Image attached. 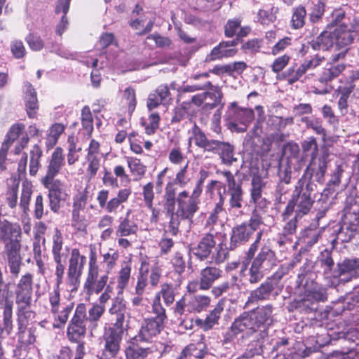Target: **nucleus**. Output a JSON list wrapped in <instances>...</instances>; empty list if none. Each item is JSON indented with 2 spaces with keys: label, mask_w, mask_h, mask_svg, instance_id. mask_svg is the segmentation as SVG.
<instances>
[{
  "label": "nucleus",
  "mask_w": 359,
  "mask_h": 359,
  "mask_svg": "<svg viewBox=\"0 0 359 359\" xmlns=\"http://www.w3.org/2000/svg\"><path fill=\"white\" fill-rule=\"evenodd\" d=\"M67 143V163L69 165H73L79 159V152L81 151L82 148L77 145V140L74 137H69Z\"/></svg>",
  "instance_id": "obj_56"
},
{
  "label": "nucleus",
  "mask_w": 359,
  "mask_h": 359,
  "mask_svg": "<svg viewBox=\"0 0 359 359\" xmlns=\"http://www.w3.org/2000/svg\"><path fill=\"white\" fill-rule=\"evenodd\" d=\"M345 224L341 227L339 236L346 234L343 241H348L355 235L359 227V204L353 198H348L344 209Z\"/></svg>",
  "instance_id": "obj_3"
},
{
  "label": "nucleus",
  "mask_w": 359,
  "mask_h": 359,
  "mask_svg": "<svg viewBox=\"0 0 359 359\" xmlns=\"http://www.w3.org/2000/svg\"><path fill=\"white\" fill-rule=\"evenodd\" d=\"M276 288V283L273 279L267 278L259 287L250 292L248 302L269 299Z\"/></svg>",
  "instance_id": "obj_23"
},
{
  "label": "nucleus",
  "mask_w": 359,
  "mask_h": 359,
  "mask_svg": "<svg viewBox=\"0 0 359 359\" xmlns=\"http://www.w3.org/2000/svg\"><path fill=\"white\" fill-rule=\"evenodd\" d=\"M253 262L268 272L277 265L278 259L275 252L269 246L264 245L261 248Z\"/></svg>",
  "instance_id": "obj_22"
},
{
  "label": "nucleus",
  "mask_w": 359,
  "mask_h": 359,
  "mask_svg": "<svg viewBox=\"0 0 359 359\" xmlns=\"http://www.w3.org/2000/svg\"><path fill=\"white\" fill-rule=\"evenodd\" d=\"M200 201H194L189 197V192L183 191L177 197V209L176 217L177 219L191 220L194 214L198 210Z\"/></svg>",
  "instance_id": "obj_10"
},
{
  "label": "nucleus",
  "mask_w": 359,
  "mask_h": 359,
  "mask_svg": "<svg viewBox=\"0 0 359 359\" xmlns=\"http://www.w3.org/2000/svg\"><path fill=\"white\" fill-rule=\"evenodd\" d=\"M224 302L220 300L213 310L207 316L205 320H196V323L204 331L211 330L215 325L218 324L221 313L224 311Z\"/></svg>",
  "instance_id": "obj_28"
},
{
  "label": "nucleus",
  "mask_w": 359,
  "mask_h": 359,
  "mask_svg": "<svg viewBox=\"0 0 359 359\" xmlns=\"http://www.w3.org/2000/svg\"><path fill=\"white\" fill-rule=\"evenodd\" d=\"M222 274V271L215 266H206L200 272L201 290H208L212 287L215 281Z\"/></svg>",
  "instance_id": "obj_26"
},
{
  "label": "nucleus",
  "mask_w": 359,
  "mask_h": 359,
  "mask_svg": "<svg viewBox=\"0 0 359 359\" xmlns=\"http://www.w3.org/2000/svg\"><path fill=\"white\" fill-rule=\"evenodd\" d=\"M20 234L21 229L19 225L13 224L7 220L0 224V241L7 243L11 240L18 239Z\"/></svg>",
  "instance_id": "obj_34"
},
{
  "label": "nucleus",
  "mask_w": 359,
  "mask_h": 359,
  "mask_svg": "<svg viewBox=\"0 0 359 359\" xmlns=\"http://www.w3.org/2000/svg\"><path fill=\"white\" fill-rule=\"evenodd\" d=\"M210 90L205 92V100L202 107L204 111H210L217 106H220L219 109L217 110V113L214 114V117L217 121L220 118V111L223 108L224 103L222 102L223 94L221 89L218 86H209Z\"/></svg>",
  "instance_id": "obj_15"
},
{
  "label": "nucleus",
  "mask_w": 359,
  "mask_h": 359,
  "mask_svg": "<svg viewBox=\"0 0 359 359\" xmlns=\"http://www.w3.org/2000/svg\"><path fill=\"white\" fill-rule=\"evenodd\" d=\"M227 43H224V41L220 42L217 46H215L208 56V60L213 61L216 60H220L223 57H230L236 55L237 49L229 48Z\"/></svg>",
  "instance_id": "obj_43"
},
{
  "label": "nucleus",
  "mask_w": 359,
  "mask_h": 359,
  "mask_svg": "<svg viewBox=\"0 0 359 359\" xmlns=\"http://www.w3.org/2000/svg\"><path fill=\"white\" fill-rule=\"evenodd\" d=\"M250 231L245 223L233 227L229 243V250H233L238 246L246 243L252 234Z\"/></svg>",
  "instance_id": "obj_24"
},
{
  "label": "nucleus",
  "mask_w": 359,
  "mask_h": 359,
  "mask_svg": "<svg viewBox=\"0 0 359 359\" xmlns=\"http://www.w3.org/2000/svg\"><path fill=\"white\" fill-rule=\"evenodd\" d=\"M108 280L107 273L100 276L99 269L88 270L83 291L88 296L98 294L107 287Z\"/></svg>",
  "instance_id": "obj_9"
},
{
  "label": "nucleus",
  "mask_w": 359,
  "mask_h": 359,
  "mask_svg": "<svg viewBox=\"0 0 359 359\" xmlns=\"http://www.w3.org/2000/svg\"><path fill=\"white\" fill-rule=\"evenodd\" d=\"M266 182L259 175H254L251 181L250 201L257 208H264L267 205L266 200L262 197V191L266 187Z\"/></svg>",
  "instance_id": "obj_18"
},
{
  "label": "nucleus",
  "mask_w": 359,
  "mask_h": 359,
  "mask_svg": "<svg viewBox=\"0 0 359 359\" xmlns=\"http://www.w3.org/2000/svg\"><path fill=\"white\" fill-rule=\"evenodd\" d=\"M42 150L38 144H34L29 151V174L34 176L40 167Z\"/></svg>",
  "instance_id": "obj_49"
},
{
  "label": "nucleus",
  "mask_w": 359,
  "mask_h": 359,
  "mask_svg": "<svg viewBox=\"0 0 359 359\" xmlns=\"http://www.w3.org/2000/svg\"><path fill=\"white\" fill-rule=\"evenodd\" d=\"M216 173L222 175L226 179L227 190L224 186L222 194L227 193L229 196V205L230 209H240L243 206V191L241 183L236 182L234 175L229 170H217Z\"/></svg>",
  "instance_id": "obj_4"
},
{
  "label": "nucleus",
  "mask_w": 359,
  "mask_h": 359,
  "mask_svg": "<svg viewBox=\"0 0 359 359\" xmlns=\"http://www.w3.org/2000/svg\"><path fill=\"white\" fill-rule=\"evenodd\" d=\"M327 154H323L319 158H312L304 175H309L310 178L314 177L316 181L321 183L327 171Z\"/></svg>",
  "instance_id": "obj_16"
},
{
  "label": "nucleus",
  "mask_w": 359,
  "mask_h": 359,
  "mask_svg": "<svg viewBox=\"0 0 359 359\" xmlns=\"http://www.w3.org/2000/svg\"><path fill=\"white\" fill-rule=\"evenodd\" d=\"M357 262L355 259H346L341 264H338V272L331 274L333 277L342 276L343 275L348 274L350 277L348 279L341 278L342 281H348L352 277L359 276L358 269L356 266Z\"/></svg>",
  "instance_id": "obj_37"
},
{
  "label": "nucleus",
  "mask_w": 359,
  "mask_h": 359,
  "mask_svg": "<svg viewBox=\"0 0 359 359\" xmlns=\"http://www.w3.org/2000/svg\"><path fill=\"white\" fill-rule=\"evenodd\" d=\"M20 243L18 239L6 243L4 253L7 257L11 273L17 276L20 271L21 257L20 255Z\"/></svg>",
  "instance_id": "obj_13"
},
{
  "label": "nucleus",
  "mask_w": 359,
  "mask_h": 359,
  "mask_svg": "<svg viewBox=\"0 0 359 359\" xmlns=\"http://www.w3.org/2000/svg\"><path fill=\"white\" fill-rule=\"evenodd\" d=\"M33 275L30 273L21 276L15 290V303L17 305L30 306L32 303Z\"/></svg>",
  "instance_id": "obj_8"
},
{
  "label": "nucleus",
  "mask_w": 359,
  "mask_h": 359,
  "mask_svg": "<svg viewBox=\"0 0 359 359\" xmlns=\"http://www.w3.org/2000/svg\"><path fill=\"white\" fill-rule=\"evenodd\" d=\"M131 263L130 262H124L121 264V268L118 272L117 277V288L118 293H122L123 290L128 286L130 278Z\"/></svg>",
  "instance_id": "obj_48"
},
{
  "label": "nucleus",
  "mask_w": 359,
  "mask_h": 359,
  "mask_svg": "<svg viewBox=\"0 0 359 359\" xmlns=\"http://www.w3.org/2000/svg\"><path fill=\"white\" fill-rule=\"evenodd\" d=\"M81 120L83 128L90 135L93 130V118L88 106H85L81 109Z\"/></svg>",
  "instance_id": "obj_62"
},
{
  "label": "nucleus",
  "mask_w": 359,
  "mask_h": 359,
  "mask_svg": "<svg viewBox=\"0 0 359 359\" xmlns=\"http://www.w3.org/2000/svg\"><path fill=\"white\" fill-rule=\"evenodd\" d=\"M25 134H28L25 132V125L22 123H15L9 128L3 143L11 147L15 141L19 140Z\"/></svg>",
  "instance_id": "obj_44"
},
{
  "label": "nucleus",
  "mask_w": 359,
  "mask_h": 359,
  "mask_svg": "<svg viewBox=\"0 0 359 359\" xmlns=\"http://www.w3.org/2000/svg\"><path fill=\"white\" fill-rule=\"evenodd\" d=\"M46 189L48 190L49 205L52 211L57 212L61 201L65 200L68 194L65 184L60 180L41 181Z\"/></svg>",
  "instance_id": "obj_7"
},
{
  "label": "nucleus",
  "mask_w": 359,
  "mask_h": 359,
  "mask_svg": "<svg viewBox=\"0 0 359 359\" xmlns=\"http://www.w3.org/2000/svg\"><path fill=\"white\" fill-rule=\"evenodd\" d=\"M86 309L83 304H79L67 327V337L71 341L78 342L86 332Z\"/></svg>",
  "instance_id": "obj_6"
},
{
  "label": "nucleus",
  "mask_w": 359,
  "mask_h": 359,
  "mask_svg": "<svg viewBox=\"0 0 359 359\" xmlns=\"http://www.w3.org/2000/svg\"><path fill=\"white\" fill-rule=\"evenodd\" d=\"M64 130V125L58 123H54L49 130V133L46 138V144L51 147L55 145Z\"/></svg>",
  "instance_id": "obj_60"
},
{
  "label": "nucleus",
  "mask_w": 359,
  "mask_h": 359,
  "mask_svg": "<svg viewBox=\"0 0 359 359\" xmlns=\"http://www.w3.org/2000/svg\"><path fill=\"white\" fill-rule=\"evenodd\" d=\"M302 121L306 123L307 128H311L316 134L325 137V130L322 126V121L319 118H309L303 117Z\"/></svg>",
  "instance_id": "obj_64"
},
{
  "label": "nucleus",
  "mask_w": 359,
  "mask_h": 359,
  "mask_svg": "<svg viewBox=\"0 0 359 359\" xmlns=\"http://www.w3.org/2000/svg\"><path fill=\"white\" fill-rule=\"evenodd\" d=\"M218 195L219 197V201L215 204L214 209L210 213L206 220V226H213L217 223H222L225 217L226 211L223 208L225 196L222 194L221 191H218Z\"/></svg>",
  "instance_id": "obj_33"
},
{
  "label": "nucleus",
  "mask_w": 359,
  "mask_h": 359,
  "mask_svg": "<svg viewBox=\"0 0 359 359\" xmlns=\"http://www.w3.org/2000/svg\"><path fill=\"white\" fill-rule=\"evenodd\" d=\"M164 323L154 318L144 319L138 334L134 337V340L150 341L154 337L160 334L164 327Z\"/></svg>",
  "instance_id": "obj_12"
},
{
  "label": "nucleus",
  "mask_w": 359,
  "mask_h": 359,
  "mask_svg": "<svg viewBox=\"0 0 359 359\" xmlns=\"http://www.w3.org/2000/svg\"><path fill=\"white\" fill-rule=\"evenodd\" d=\"M122 334L118 330L107 329L103 335L104 347L103 355L107 358H114L120 350V343L122 339Z\"/></svg>",
  "instance_id": "obj_14"
},
{
  "label": "nucleus",
  "mask_w": 359,
  "mask_h": 359,
  "mask_svg": "<svg viewBox=\"0 0 359 359\" xmlns=\"http://www.w3.org/2000/svg\"><path fill=\"white\" fill-rule=\"evenodd\" d=\"M25 104L27 114L30 118H36L39 109V103L36 92L31 83H25Z\"/></svg>",
  "instance_id": "obj_27"
},
{
  "label": "nucleus",
  "mask_w": 359,
  "mask_h": 359,
  "mask_svg": "<svg viewBox=\"0 0 359 359\" xmlns=\"http://www.w3.org/2000/svg\"><path fill=\"white\" fill-rule=\"evenodd\" d=\"M335 38L334 31L325 30L312 42V48L314 50H327L336 43Z\"/></svg>",
  "instance_id": "obj_35"
},
{
  "label": "nucleus",
  "mask_w": 359,
  "mask_h": 359,
  "mask_svg": "<svg viewBox=\"0 0 359 359\" xmlns=\"http://www.w3.org/2000/svg\"><path fill=\"white\" fill-rule=\"evenodd\" d=\"M353 89V86L339 88L338 90V108L341 115L344 116L348 112V99Z\"/></svg>",
  "instance_id": "obj_52"
},
{
  "label": "nucleus",
  "mask_w": 359,
  "mask_h": 359,
  "mask_svg": "<svg viewBox=\"0 0 359 359\" xmlns=\"http://www.w3.org/2000/svg\"><path fill=\"white\" fill-rule=\"evenodd\" d=\"M240 287L238 283V278L233 276L230 281H225L214 287L211 292L215 297H219L224 293L233 292L235 290H239Z\"/></svg>",
  "instance_id": "obj_50"
},
{
  "label": "nucleus",
  "mask_w": 359,
  "mask_h": 359,
  "mask_svg": "<svg viewBox=\"0 0 359 359\" xmlns=\"http://www.w3.org/2000/svg\"><path fill=\"white\" fill-rule=\"evenodd\" d=\"M86 261V257L80 254L79 250H72L67 271L82 274V271Z\"/></svg>",
  "instance_id": "obj_42"
},
{
  "label": "nucleus",
  "mask_w": 359,
  "mask_h": 359,
  "mask_svg": "<svg viewBox=\"0 0 359 359\" xmlns=\"http://www.w3.org/2000/svg\"><path fill=\"white\" fill-rule=\"evenodd\" d=\"M306 11L303 6H299L293 8L291 25L294 29L302 27L305 23Z\"/></svg>",
  "instance_id": "obj_59"
},
{
  "label": "nucleus",
  "mask_w": 359,
  "mask_h": 359,
  "mask_svg": "<svg viewBox=\"0 0 359 359\" xmlns=\"http://www.w3.org/2000/svg\"><path fill=\"white\" fill-rule=\"evenodd\" d=\"M13 302H6L4 307V326L0 325V338H4L11 334L12 324Z\"/></svg>",
  "instance_id": "obj_45"
},
{
  "label": "nucleus",
  "mask_w": 359,
  "mask_h": 359,
  "mask_svg": "<svg viewBox=\"0 0 359 359\" xmlns=\"http://www.w3.org/2000/svg\"><path fill=\"white\" fill-rule=\"evenodd\" d=\"M250 312L258 328L264 324L271 323L273 320V306L272 304H269L257 306Z\"/></svg>",
  "instance_id": "obj_30"
},
{
  "label": "nucleus",
  "mask_w": 359,
  "mask_h": 359,
  "mask_svg": "<svg viewBox=\"0 0 359 359\" xmlns=\"http://www.w3.org/2000/svg\"><path fill=\"white\" fill-rule=\"evenodd\" d=\"M319 236L320 231L317 229H306L302 232L299 242L306 248H311L317 243Z\"/></svg>",
  "instance_id": "obj_54"
},
{
  "label": "nucleus",
  "mask_w": 359,
  "mask_h": 359,
  "mask_svg": "<svg viewBox=\"0 0 359 359\" xmlns=\"http://www.w3.org/2000/svg\"><path fill=\"white\" fill-rule=\"evenodd\" d=\"M52 253L53 259H66L68 249L63 250V237L60 231L55 229L53 235Z\"/></svg>",
  "instance_id": "obj_38"
},
{
  "label": "nucleus",
  "mask_w": 359,
  "mask_h": 359,
  "mask_svg": "<svg viewBox=\"0 0 359 359\" xmlns=\"http://www.w3.org/2000/svg\"><path fill=\"white\" fill-rule=\"evenodd\" d=\"M176 202L177 200H165L164 204V208L170 217L168 231L173 236H176L177 234L180 225V221L177 219V217H176V212H174Z\"/></svg>",
  "instance_id": "obj_41"
},
{
  "label": "nucleus",
  "mask_w": 359,
  "mask_h": 359,
  "mask_svg": "<svg viewBox=\"0 0 359 359\" xmlns=\"http://www.w3.org/2000/svg\"><path fill=\"white\" fill-rule=\"evenodd\" d=\"M210 302V297L206 295H195L190 297L188 299V312H201L209 306Z\"/></svg>",
  "instance_id": "obj_40"
},
{
  "label": "nucleus",
  "mask_w": 359,
  "mask_h": 359,
  "mask_svg": "<svg viewBox=\"0 0 359 359\" xmlns=\"http://www.w3.org/2000/svg\"><path fill=\"white\" fill-rule=\"evenodd\" d=\"M125 306L120 301H115L111 307L109 309V313L111 314L116 315L115 322L113 327H110L108 329H114L118 330L120 333H123V323L125 321Z\"/></svg>",
  "instance_id": "obj_36"
},
{
  "label": "nucleus",
  "mask_w": 359,
  "mask_h": 359,
  "mask_svg": "<svg viewBox=\"0 0 359 359\" xmlns=\"http://www.w3.org/2000/svg\"><path fill=\"white\" fill-rule=\"evenodd\" d=\"M193 254L201 261L210 259L212 262L222 263L226 258L227 252L222 243L217 244L214 234L205 233L198 243L192 248Z\"/></svg>",
  "instance_id": "obj_2"
},
{
  "label": "nucleus",
  "mask_w": 359,
  "mask_h": 359,
  "mask_svg": "<svg viewBox=\"0 0 359 359\" xmlns=\"http://www.w3.org/2000/svg\"><path fill=\"white\" fill-rule=\"evenodd\" d=\"M65 165V156L61 147H57L53 152L47 166L46 174L41 181H48L55 179Z\"/></svg>",
  "instance_id": "obj_19"
},
{
  "label": "nucleus",
  "mask_w": 359,
  "mask_h": 359,
  "mask_svg": "<svg viewBox=\"0 0 359 359\" xmlns=\"http://www.w3.org/2000/svg\"><path fill=\"white\" fill-rule=\"evenodd\" d=\"M334 34L336 37V44L341 47H346L351 44L357 36L356 34L353 33L347 29H344L343 31L335 29Z\"/></svg>",
  "instance_id": "obj_55"
},
{
  "label": "nucleus",
  "mask_w": 359,
  "mask_h": 359,
  "mask_svg": "<svg viewBox=\"0 0 359 359\" xmlns=\"http://www.w3.org/2000/svg\"><path fill=\"white\" fill-rule=\"evenodd\" d=\"M314 187L315 184L305 179L302 178L298 181L292 198L281 215L283 221H286L294 213L297 217L302 218L310 212L314 202Z\"/></svg>",
  "instance_id": "obj_1"
},
{
  "label": "nucleus",
  "mask_w": 359,
  "mask_h": 359,
  "mask_svg": "<svg viewBox=\"0 0 359 359\" xmlns=\"http://www.w3.org/2000/svg\"><path fill=\"white\" fill-rule=\"evenodd\" d=\"M104 311V306L98 304L93 305L88 311V317H86V319L87 322L90 323L89 329L91 332L97 327V321L103 315Z\"/></svg>",
  "instance_id": "obj_53"
},
{
  "label": "nucleus",
  "mask_w": 359,
  "mask_h": 359,
  "mask_svg": "<svg viewBox=\"0 0 359 359\" xmlns=\"http://www.w3.org/2000/svg\"><path fill=\"white\" fill-rule=\"evenodd\" d=\"M159 298H163L166 306H170L175 301V292L173 285L169 283H163L161 286V290L156 293Z\"/></svg>",
  "instance_id": "obj_61"
},
{
  "label": "nucleus",
  "mask_w": 359,
  "mask_h": 359,
  "mask_svg": "<svg viewBox=\"0 0 359 359\" xmlns=\"http://www.w3.org/2000/svg\"><path fill=\"white\" fill-rule=\"evenodd\" d=\"M126 160L130 172L134 177V180H140L142 179L147 171L146 165L135 157L127 156Z\"/></svg>",
  "instance_id": "obj_47"
},
{
  "label": "nucleus",
  "mask_w": 359,
  "mask_h": 359,
  "mask_svg": "<svg viewBox=\"0 0 359 359\" xmlns=\"http://www.w3.org/2000/svg\"><path fill=\"white\" fill-rule=\"evenodd\" d=\"M138 231L137 220L131 215V210H128L124 217H121L115 233L117 237H128L136 235Z\"/></svg>",
  "instance_id": "obj_20"
},
{
  "label": "nucleus",
  "mask_w": 359,
  "mask_h": 359,
  "mask_svg": "<svg viewBox=\"0 0 359 359\" xmlns=\"http://www.w3.org/2000/svg\"><path fill=\"white\" fill-rule=\"evenodd\" d=\"M215 144L211 152L219 154L222 163L231 165L237 161L234 157L233 148L229 143L216 140Z\"/></svg>",
  "instance_id": "obj_29"
},
{
  "label": "nucleus",
  "mask_w": 359,
  "mask_h": 359,
  "mask_svg": "<svg viewBox=\"0 0 359 359\" xmlns=\"http://www.w3.org/2000/svg\"><path fill=\"white\" fill-rule=\"evenodd\" d=\"M266 272L267 271L262 269L261 266L252 261L248 270V281L252 284L257 283L263 278Z\"/></svg>",
  "instance_id": "obj_63"
},
{
  "label": "nucleus",
  "mask_w": 359,
  "mask_h": 359,
  "mask_svg": "<svg viewBox=\"0 0 359 359\" xmlns=\"http://www.w3.org/2000/svg\"><path fill=\"white\" fill-rule=\"evenodd\" d=\"M32 194V185L25 181L22 184V193L20 196V207L24 212L29 210V204Z\"/></svg>",
  "instance_id": "obj_58"
},
{
  "label": "nucleus",
  "mask_w": 359,
  "mask_h": 359,
  "mask_svg": "<svg viewBox=\"0 0 359 359\" xmlns=\"http://www.w3.org/2000/svg\"><path fill=\"white\" fill-rule=\"evenodd\" d=\"M69 1L70 0H59L58 4L56 6L55 12L59 13L62 12L64 15L61 18L60 22L57 25L56 27V33L59 35H62L66 29L68 22L66 18V14L69 8Z\"/></svg>",
  "instance_id": "obj_51"
},
{
  "label": "nucleus",
  "mask_w": 359,
  "mask_h": 359,
  "mask_svg": "<svg viewBox=\"0 0 359 359\" xmlns=\"http://www.w3.org/2000/svg\"><path fill=\"white\" fill-rule=\"evenodd\" d=\"M346 69V65L344 63L330 64L324 68L321 72L318 81L321 83L326 84V87L319 94H326L331 91L332 86L327 83L337 78Z\"/></svg>",
  "instance_id": "obj_17"
},
{
  "label": "nucleus",
  "mask_w": 359,
  "mask_h": 359,
  "mask_svg": "<svg viewBox=\"0 0 359 359\" xmlns=\"http://www.w3.org/2000/svg\"><path fill=\"white\" fill-rule=\"evenodd\" d=\"M325 61V57L316 54L309 59H306L295 69L290 67L282 73L281 77L287 79L289 84H293L299 81L305 74L320 66Z\"/></svg>",
  "instance_id": "obj_5"
},
{
  "label": "nucleus",
  "mask_w": 359,
  "mask_h": 359,
  "mask_svg": "<svg viewBox=\"0 0 359 359\" xmlns=\"http://www.w3.org/2000/svg\"><path fill=\"white\" fill-rule=\"evenodd\" d=\"M30 306H25L18 305V325L19 335L24 334L28 325V318L30 317L32 312L29 310Z\"/></svg>",
  "instance_id": "obj_57"
},
{
  "label": "nucleus",
  "mask_w": 359,
  "mask_h": 359,
  "mask_svg": "<svg viewBox=\"0 0 359 359\" xmlns=\"http://www.w3.org/2000/svg\"><path fill=\"white\" fill-rule=\"evenodd\" d=\"M305 297L309 302H325L327 299L326 290L316 282L311 281V284L306 282Z\"/></svg>",
  "instance_id": "obj_31"
},
{
  "label": "nucleus",
  "mask_w": 359,
  "mask_h": 359,
  "mask_svg": "<svg viewBox=\"0 0 359 359\" xmlns=\"http://www.w3.org/2000/svg\"><path fill=\"white\" fill-rule=\"evenodd\" d=\"M138 341H135L134 337L132 339L125 351L126 359H145L151 352L149 348L140 346Z\"/></svg>",
  "instance_id": "obj_39"
},
{
  "label": "nucleus",
  "mask_w": 359,
  "mask_h": 359,
  "mask_svg": "<svg viewBox=\"0 0 359 359\" xmlns=\"http://www.w3.org/2000/svg\"><path fill=\"white\" fill-rule=\"evenodd\" d=\"M302 217H297V215H294L287 219L286 221H284L285 224L283 226L281 236L283 238H280L278 241L280 245L285 244L287 241L290 240V236H292L295 233L297 228V222L299 219Z\"/></svg>",
  "instance_id": "obj_46"
},
{
  "label": "nucleus",
  "mask_w": 359,
  "mask_h": 359,
  "mask_svg": "<svg viewBox=\"0 0 359 359\" xmlns=\"http://www.w3.org/2000/svg\"><path fill=\"white\" fill-rule=\"evenodd\" d=\"M254 119V111L251 109H238L235 120L229 123L230 128L238 133L245 132Z\"/></svg>",
  "instance_id": "obj_21"
},
{
  "label": "nucleus",
  "mask_w": 359,
  "mask_h": 359,
  "mask_svg": "<svg viewBox=\"0 0 359 359\" xmlns=\"http://www.w3.org/2000/svg\"><path fill=\"white\" fill-rule=\"evenodd\" d=\"M190 136L189 137V147L191 146V142L194 141L195 144L198 147L203 149L205 151H211L213 146L215 144L216 140H208L205 135L202 132L201 128L194 124L189 131Z\"/></svg>",
  "instance_id": "obj_25"
},
{
  "label": "nucleus",
  "mask_w": 359,
  "mask_h": 359,
  "mask_svg": "<svg viewBox=\"0 0 359 359\" xmlns=\"http://www.w3.org/2000/svg\"><path fill=\"white\" fill-rule=\"evenodd\" d=\"M251 336L253 339L248 345L247 352L245 353L247 357H252L262 353L264 342L268 336V333L265 330H263Z\"/></svg>",
  "instance_id": "obj_32"
},
{
  "label": "nucleus",
  "mask_w": 359,
  "mask_h": 359,
  "mask_svg": "<svg viewBox=\"0 0 359 359\" xmlns=\"http://www.w3.org/2000/svg\"><path fill=\"white\" fill-rule=\"evenodd\" d=\"M255 319L250 311H244L233 322L231 330L233 335H238L242 332L250 337L259 331Z\"/></svg>",
  "instance_id": "obj_11"
}]
</instances>
